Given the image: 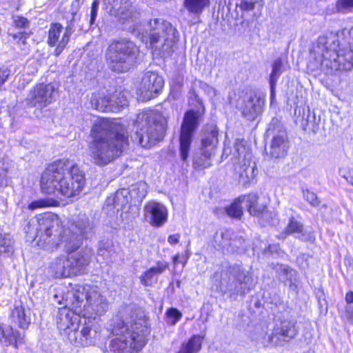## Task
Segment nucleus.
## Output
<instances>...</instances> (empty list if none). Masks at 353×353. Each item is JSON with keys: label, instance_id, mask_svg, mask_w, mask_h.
<instances>
[{"label": "nucleus", "instance_id": "1", "mask_svg": "<svg viewBox=\"0 0 353 353\" xmlns=\"http://www.w3.org/2000/svg\"><path fill=\"white\" fill-rule=\"evenodd\" d=\"M93 228L88 217L70 221L63 228L59 217L52 213L39 214L32 218L26 228V233L38 246L53 251L61 245L67 253L77 250L83 239Z\"/></svg>", "mask_w": 353, "mask_h": 353}, {"label": "nucleus", "instance_id": "2", "mask_svg": "<svg viewBox=\"0 0 353 353\" xmlns=\"http://www.w3.org/2000/svg\"><path fill=\"white\" fill-rule=\"evenodd\" d=\"M87 154L94 165L104 166L120 157L128 145V136L119 119H100L91 130Z\"/></svg>", "mask_w": 353, "mask_h": 353}, {"label": "nucleus", "instance_id": "3", "mask_svg": "<svg viewBox=\"0 0 353 353\" xmlns=\"http://www.w3.org/2000/svg\"><path fill=\"white\" fill-rule=\"evenodd\" d=\"M85 184L83 172L69 159L59 160L50 164L41 178L42 192L59 199L79 194Z\"/></svg>", "mask_w": 353, "mask_h": 353}, {"label": "nucleus", "instance_id": "4", "mask_svg": "<svg viewBox=\"0 0 353 353\" xmlns=\"http://www.w3.org/2000/svg\"><path fill=\"white\" fill-rule=\"evenodd\" d=\"M322 57L321 66L332 71H348L353 68V28L319 37L314 47Z\"/></svg>", "mask_w": 353, "mask_h": 353}, {"label": "nucleus", "instance_id": "5", "mask_svg": "<svg viewBox=\"0 0 353 353\" xmlns=\"http://www.w3.org/2000/svg\"><path fill=\"white\" fill-rule=\"evenodd\" d=\"M112 334L116 338L111 342L112 348L118 353H137L146 343L148 334V322L145 319L125 322L117 317L113 320Z\"/></svg>", "mask_w": 353, "mask_h": 353}, {"label": "nucleus", "instance_id": "6", "mask_svg": "<svg viewBox=\"0 0 353 353\" xmlns=\"http://www.w3.org/2000/svg\"><path fill=\"white\" fill-rule=\"evenodd\" d=\"M63 301L65 303L64 308L69 306L74 314L88 319H95L103 314L108 308L105 298L95 285H78L68 292Z\"/></svg>", "mask_w": 353, "mask_h": 353}, {"label": "nucleus", "instance_id": "7", "mask_svg": "<svg viewBox=\"0 0 353 353\" xmlns=\"http://www.w3.org/2000/svg\"><path fill=\"white\" fill-rule=\"evenodd\" d=\"M190 94V109L184 114L179 136L180 156L183 161H186L188 158L194 134L199 126L205 110L202 100L195 91L192 90Z\"/></svg>", "mask_w": 353, "mask_h": 353}, {"label": "nucleus", "instance_id": "8", "mask_svg": "<svg viewBox=\"0 0 353 353\" xmlns=\"http://www.w3.org/2000/svg\"><path fill=\"white\" fill-rule=\"evenodd\" d=\"M57 327L62 334L77 347H88L94 344L92 327L85 321L83 323L79 316L68 308L59 310L57 318Z\"/></svg>", "mask_w": 353, "mask_h": 353}, {"label": "nucleus", "instance_id": "9", "mask_svg": "<svg viewBox=\"0 0 353 353\" xmlns=\"http://www.w3.org/2000/svg\"><path fill=\"white\" fill-rule=\"evenodd\" d=\"M138 53L137 46L129 40L113 41L105 53L108 66L114 72H126L133 68Z\"/></svg>", "mask_w": 353, "mask_h": 353}, {"label": "nucleus", "instance_id": "10", "mask_svg": "<svg viewBox=\"0 0 353 353\" xmlns=\"http://www.w3.org/2000/svg\"><path fill=\"white\" fill-rule=\"evenodd\" d=\"M218 134L216 127L211 126L210 130H206L201 139V148L193 157V167L195 169L202 170L212 166V157L219 143Z\"/></svg>", "mask_w": 353, "mask_h": 353}, {"label": "nucleus", "instance_id": "11", "mask_svg": "<svg viewBox=\"0 0 353 353\" xmlns=\"http://www.w3.org/2000/svg\"><path fill=\"white\" fill-rule=\"evenodd\" d=\"M233 155L235 157V163L237 164L235 170L239 174V182L243 185H246L254 177L255 165L254 163L253 165H251L252 154L250 150L245 146L243 139L236 140Z\"/></svg>", "mask_w": 353, "mask_h": 353}, {"label": "nucleus", "instance_id": "12", "mask_svg": "<svg viewBox=\"0 0 353 353\" xmlns=\"http://www.w3.org/2000/svg\"><path fill=\"white\" fill-rule=\"evenodd\" d=\"M156 44L160 43L161 45L158 54L165 59L172 54V47L177 42L179 34L170 23L164 20L156 19Z\"/></svg>", "mask_w": 353, "mask_h": 353}, {"label": "nucleus", "instance_id": "13", "mask_svg": "<svg viewBox=\"0 0 353 353\" xmlns=\"http://www.w3.org/2000/svg\"><path fill=\"white\" fill-rule=\"evenodd\" d=\"M54 93L55 88L52 84H37L30 90L26 99V103L29 106L41 109L54 101Z\"/></svg>", "mask_w": 353, "mask_h": 353}, {"label": "nucleus", "instance_id": "14", "mask_svg": "<svg viewBox=\"0 0 353 353\" xmlns=\"http://www.w3.org/2000/svg\"><path fill=\"white\" fill-rule=\"evenodd\" d=\"M73 27L69 24L63 31V26L59 23H52L48 30V43L52 47L56 46L54 54L59 56L66 47L73 33Z\"/></svg>", "mask_w": 353, "mask_h": 353}, {"label": "nucleus", "instance_id": "15", "mask_svg": "<svg viewBox=\"0 0 353 353\" xmlns=\"http://www.w3.org/2000/svg\"><path fill=\"white\" fill-rule=\"evenodd\" d=\"M230 283L227 289L231 294L244 295L251 290L252 288V278L248 272H245L240 267H234L229 276Z\"/></svg>", "mask_w": 353, "mask_h": 353}, {"label": "nucleus", "instance_id": "16", "mask_svg": "<svg viewBox=\"0 0 353 353\" xmlns=\"http://www.w3.org/2000/svg\"><path fill=\"white\" fill-rule=\"evenodd\" d=\"M264 104V95L256 92L250 93L241 107V113L248 120L253 121L262 113Z\"/></svg>", "mask_w": 353, "mask_h": 353}, {"label": "nucleus", "instance_id": "17", "mask_svg": "<svg viewBox=\"0 0 353 353\" xmlns=\"http://www.w3.org/2000/svg\"><path fill=\"white\" fill-rule=\"evenodd\" d=\"M296 334V323L291 321L285 320L274 326L272 335L269 336L268 340L281 345L284 342L289 341L295 337Z\"/></svg>", "mask_w": 353, "mask_h": 353}, {"label": "nucleus", "instance_id": "18", "mask_svg": "<svg viewBox=\"0 0 353 353\" xmlns=\"http://www.w3.org/2000/svg\"><path fill=\"white\" fill-rule=\"evenodd\" d=\"M241 239H236L232 230L225 229L216 232L214 236V247L223 252H233L238 248L237 242Z\"/></svg>", "mask_w": 353, "mask_h": 353}, {"label": "nucleus", "instance_id": "19", "mask_svg": "<svg viewBox=\"0 0 353 353\" xmlns=\"http://www.w3.org/2000/svg\"><path fill=\"white\" fill-rule=\"evenodd\" d=\"M279 128V126H277ZM289 141L285 130L278 129V133L273 136L270 154L272 158L280 159L286 156Z\"/></svg>", "mask_w": 353, "mask_h": 353}, {"label": "nucleus", "instance_id": "20", "mask_svg": "<svg viewBox=\"0 0 353 353\" xmlns=\"http://www.w3.org/2000/svg\"><path fill=\"white\" fill-rule=\"evenodd\" d=\"M24 333L13 329L12 327H3L0 324V342L8 347L13 345L17 348L19 345L24 343Z\"/></svg>", "mask_w": 353, "mask_h": 353}, {"label": "nucleus", "instance_id": "21", "mask_svg": "<svg viewBox=\"0 0 353 353\" xmlns=\"http://www.w3.org/2000/svg\"><path fill=\"white\" fill-rule=\"evenodd\" d=\"M125 190H119L113 195L108 196L103 207V211L110 216L115 215L128 203V199L123 195Z\"/></svg>", "mask_w": 353, "mask_h": 353}, {"label": "nucleus", "instance_id": "22", "mask_svg": "<svg viewBox=\"0 0 353 353\" xmlns=\"http://www.w3.org/2000/svg\"><path fill=\"white\" fill-rule=\"evenodd\" d=\"M30 313V310L23 305H15L11 311L10 321L19 328L27 330L31 323Z\"/></svg>", "mask_w": 353, "mask_h": 353}, {"label": "nucleus", "instance_id": "23", "mask_svg": "<svg viewBox=\"0 0 353 353\" xmlns=\"http://www.w3.org/2000/svg\"><path fill=\"white\" fill-rule=\"evenodd\" d=\"M276 272L279 274L285 285L288 286L290 290L295 291L299 284L298 273L296 270L286 265H277L275 267Z\"/></svg>", "mask_w": 353, "mask_h": 353}, {"label": "nucleus", "instance_id": "24", "mask_svg": "<svg viewBox=\"0 0 353 353\" xmlns=\"http://www.w3.org/2000/svg\"><path fill=\"white\" fill-rule=\"evenodd\" d=\"M106 2L113 6L120 5L119 10L122 19L134 21L139 17V12L132 6L135 0H105Z\"/></svg>", "mask_w": 353, "mask_h": 353}, {"label": "nucleus", "instance_id": "25", "mask_svg": "<svg viewBox=\"0 0 353 353\" xmlns=\"http://www.w3.org/2000/svg\"><path fill=\"white\" fill-rule=\"evenodd\" d=\"M259 196L256 194H250L239 196V201H243V205L245 207L250 215L258 216L263 214L266 209V206L258 203Z\"/></svg>", "mask_w": 353, "mask_h": 353}, {"label": "nucleus", "instance_id": "26", "mask_svg": "<svg viewBox=\"0 0 353 353\" xmlns=\"http://www.w3.org/2000/svg\"><path fill=\"white\" fill-rule=\"evenodd\" d=\"M92 106L101 112H116L117 106H114L112 99L106 97L103 93L93 94L91 97Z\"/></svg>", "mask_w": 353, "mask_h": 353}, {"label": "nucleus", "instance_id": "27", "mask_svg": "<svg viewBox=\"0 0 353 353\" xmlns=\"http://www.w3.org/2000/svg\"><path fill=\"white\" fill-rule=\"evenodd\" d=\"M90 251L81 250L78 253L71 255L68 257L70 261V268L74 271L73 274H77L87 266L90 262Z\"/></svg>", "mask_w": 353, "mask_h": 353}, {"label": "nucleus", "instance_id": "28", "mask_svg": "<svg viewBox=\"0 0 353 353\" xmlns=\"http://www.w3.org/2000/svg\"><path fill=\"white\" fill-rule=\"evenodd\" d=\"M70 266L68 258L63 256L54 259L51 263L50 268L53 270L57 276L67 277L74 273Z\"/></svg>", "mask_w": 353, "mask_h": 353}, {"label": "nucleus", "instance_id": "29", "mask_svg": "<svg viewBox=\"0 0 353 353\" xmlns=\"http://www.w3.org/2000/svg\"><path fill=\"white\" fill-rule=\"evenodd\" d=\"M321 122V117H316L314 112H311L308 108L307 112L303 111L301 126L305 131H311L313 133H316L319 130V125Z\"/></svg>", "mask_w": 353, "mask_h": 353}, {"label": "nucleus", "instance_id": "30", "mask_svg": "<svg viewBox=\"0 0 353 353\" xmlns=\"http://www.w3.org/2000/svg\"><path fill=\"white\" fill-rule=\"evenodd\" d=\"M203 337L193 335L186 343H183L177 353H198L201 348Z\"/></svg>", "mask_w": 353, "mask_h": 353}, {"label": "nucleus", "instance_id": "31", "mask_svg": "<svg viewBox=\"0 0 353 353\" xmlns=\"http://www.w3.org/2000/svg\"><path fill=\"white\" fill-rule=\"evenodd\" d=\"M154 74L152 72H146L141 82V92L145 97L150 99L152 97L154 92L153 88L154 86Z\"/></svg>", "mask_w": 353, "mask_h": 353}, {"label": "nucleus", "instance_id": "32", "mask_svg": "<svg viewBox=\"0 0 353 353\" xmlns=\"http://www.w3.org/2000/svg\"><path fill=\"white\" fill-rule=\"evenodd\" d=\"M210 0H184V6L190 13L199 15L208 6Z\"/></svg>", "mask_w": 353, "mask_h": 353}, {"label": "nucleus", "instance_id": "33", "mask_svg": "<svg viewBox=\"0 0 353 353\" xmlns=\"http://www.w3.org/2000/svg\"><path fill=\"white\" fill-rule=\"evenodd\" d=\"M139 34L141 35V39L146 45L149 44L152 48L154 42V30L152 27V20L142 26Z\"/></svg>", "mask_w": 353, "mask_h": 353}, {"label": "nucleus", "instance_id": "34", "mask_svg": "<svg viewBox=\"0 0 353 353\" xmlns=\"http://www.w3.org/2000/svg\"><path fill=\"white\" fill-rule=\"evenodd\" d=\"M167 130V119L156 112V141H161Z\"/></svg>", "mask_w": 353, "mask_h": 353}, {"label": "nucleus", "instance_id": "35", "mask_svg": "<svg viewBox=\"0 0 353 353\" xmlns=\"http://www.w3.org/2000/svg\"><path fill=\"white\" fill-rule=\"evenodd\" d=\"M243 201H239V197L230 206L225 208L226 214L232 218L239 219L243 215Z\"/></svg>", "mask_w": 353, "mask_h": 353}, {"label": "nucleus", "instance_id": "36", "mask_svg": "<svg viewBox=\"0 0 353 353\" xmlns=\"http://www.w3.org/2000/svg\"><path fill=\"white\" fill-rule=\"evenodd\" d=\"M167 220V208L162 204L156 203V228L163 225Z\"/></svg>", "mask_w": 353, "mask_h": 353}, {"label": "nucleus", "instance_id": "37", "mask_svg": "<svg viewBox=\"0 0 353 353\" xmlns=\"http://www.w3.org/2000/svg\"><path fill=\"white\" fill-rule=\"evenodd\" d=\"M303 225L294 218H291L285 230V233L286 234H301L303 236Z\"/></svg>", "mask_w": 353, "mask_h": 353}, {"label": "nucleus", "instance_id": "38", "mask_svg": "<svg viewBox=\"0 0 353 353\" xmlns=\"http://www.w3.org/2000/svg\"><path fill=\"white\" fill-rule=\"evenodd\" d=\"M54 200L50 199H38L32 201L28 205V208L30 210H34L39 208L52 206L54 205Z\"/></svg>", "mask_w": 353, "mask_h": 353}, {"label": "nucleus", "instance_id": "39", "mask_svg": "<svg viewBox=\"0 0 353 353\" xmlns=\"http://www.w3.org/2000/svg\"><path fill=\"white\" fill-rule=\"evenodd\" d=\"M9 170L8 163L0 160V186H7L9 182L8 172Z\"/></svg>", "mask_w": 353, "mask_h": 353}, {"label": "nucleus", "instance_id": "40", "mask_svg": "<svg viewBox=\"0 0 353 353\" xmlns=\"http://www.w3.org/2000/svg\"><path fill=\"white\" fill-rule=\"evenodd\" d=\"M283 63L281 59L274 61L272 65V70L270 77V82L276 83L279 77L281 74V68Z\"/></svg>", "mask_w": 353, "mask_h": 353}, {"label": "nucleus", "instance_id": "41", "mask_svg": "<svg viewBox=\"0 0 353 353\" xmlns=\"http://www.w3.org/2000/svg\"><path fill=\"white\" fill-rule=\"evenodd\" d=\"M12 240L8 235H4L0 238V254L12 252Z\"/></svg>", "mask_w": 353, "mask_h": 353}, {"label": "nucleus", "instance_id": "42", "mask_svg": "<svg viewBox=\"0 0 353 353\" xmlns=\"http://www.w3.org/2000/svg\"><path fill=\"white\" fill-rule=\"evenodd\" d=\"M166 315L168 323L170 325H175L182 317L181 312L176 308H170L167 310Z\"/></svg>", "mask_w": 353, "mask_h": 353}, {"label": "nucleus", "instance_id": "43", "mask_svg": "<svg viewBox=\"0 0 353 353\" xmlns=\"http://www.w3.org/2000/svg\"><path fill=\"white\" fill-rule=\"evenodd\" d=\"M336 8L339 12L347 13L353 8V0H338Z\"/></svg>", "mask_w": 353, "mask_h": 353}, {"label": "nucleus", "instance_id": "44", "mask_svg": "<svg viewBox=\"0 0 353 353\" xmlns=\"http://www.w3.org/2000/svg\"><path fill=\"white\" fill-rule=\"evenodd\" d=\"M145 219L152 225H154V203H150L144 210Z\"/></svg>", "mask_w": 353, "mask_h": 353}, {"label": "nucleus", "instance_id": "45", "mask_svg": "<svg viewBox=\"0 0 353 353\" xmlns=\"http://www.w3.org/2000/svg\"><path fill=\"white\" fill-rule=\"evenodd\" d=\"M304 199L312 206L318 207L320 204V200L319 199L316 194L309 190L303 192Z\"/></svg>", "mask_w": 353, "mask_h": 353}, {"label": "nucleus", "instance_id": "46", "mask_svg": "<svg viewBox=\"0 0 353 353\" xmlns=\"http://www.w3.org/2000/svg\"><path fill=\"white\" fill-rule=\"evenodd\" d=\"M154 276V269L151 268L145 274L141 276V283L146 286H151L153 284V277Z\"/></svg>", "mask_w": 353, "mask_h": 353}, {"label": "nucleus", "instance_id": "47", "mask_svg": "<svg viewBox=\"0 0 353 353\" xmlns=\"http://www.w3.org/2000/svg\"><path fill=\"white\" fill-rule=\"evenodd\" d=\"M152 112H143L138 116V121L139 123L145 122L146 125H152L154 123V118Z\"/></svg>", "mask_w": 353, "mask_h": 353}, {"label": "nucleus", "instance_id": "48", "mask_svg": "<svg viewBox=\"0 0 353 353\" xmlns=\"http://www.w3.org/2000/svg\"><path fill=\"white\" fill-rule=\"evenodd\" d=\"M255 3V0H240L239 3H236V5L243 10L251 11L254 9Z\"/></svg>", "mask_w": 353, "mask_h": 353}, {"label": "nucleus", "instance_id": "49", "mask_svg": "<svg viewBox=\"0 0 353 353\" xmlns=\"http://www.w3.org/2000/svg\"><path fill=\"white\" fill-rule=\"evenodd\" d=\"M119 97H117V100L114 101L112 99V102L114 104V106H117V108L116 110L117 111H120V109L121 108H123L125 106H127L128 105V101L125 97L121 92L119 93Z\"/></svg>", "mask_w": 353, "mask_h": 353}, {"label": "nucleus", "instance_id": "50", "mask_svg": "<svg viewBox=\"0 0 353 353\" xmlns=\"http://www.w3.org/2000/svg\"><path fill=\"white\" fill-rule=\"evenodd\" d=\"M13 21L14 25L18 28H26L29 26L28 20L23 17L14 16L13 17Z\"/></svg>", "mask_w": 353, "mask_h": 353}, {"label": "nucleus", "instance_id": "51", "mask_svg": "<svg viewBox=\"0 0 353 353\" xmlns=\"http://www.w3.org/2000/svg\"><path fill=\"white\" fill-rule=\"evenodd\" d=\"M198 84L199 87L208 94L213 96L216 95V90L214 88L210 86L206 83L199 81L198 82Z\"/></svg>", "mask_w": 353, "mask_h": 353}, {"label": "nucleus", "instance_id": "52", "mask_svg": "<svg viewBox=\"0 0 353 353\" xmlns=\"http://www.w3.org/2000/svg\"><path fill=\"white\" fill-rule=\"evenodd\" d=\"M10 74V70L6 66L0 68V86L6 81Z\"/></svg>", "mask_w": 353, "mask_h": 353}, {"label": "nucleus", "instance_id": "53", "mask_svg": "<svg viewBox=\"0 0 353 353\" xmlns=\"http://www.w3.org/2000/svg\"><path fill=\"white\" fill-rule=\"evenodd\" d=\"M99 1L95 0L93 1L91 8V17H90V23L93 24L94 22V20L97 15V10L99 8Z\"/></svg>", "mask_w": 353, "mask_h": 353}, {"label": "nucleus", "instance_id": "54", "mask_svg": "<svg viewBox=\"0 0 353 353\" xmlns=\"http://www.w3.org/2000/svg\"><path fill=\"white\" fill-rule=\"evenodd\" d=\"M344 317L351 323H353V307L348 305L345 307Z\"/></svg>", "mask_w": 353, "mask_h": 353}, {"label": "nucleus", "instance_id": "55", "mask_svg": "<svg viewBox=\"0 0 353 353\" xmlns=\"http://www.w3.org/2000/svg\"><path fill=\"white\" fill-rule=\"evenodd\" d=\"M272 332L271 334H267L265 333L264 334V336L262 337L261 339V343L263 345H264L265 346H270V345H274V346H277V345H281V344H276L272 341H269L268 339L269 338V336H272Z\"/></svg>", "mask_w": 353, "mask_h": 353}, {"label": "nucleus", "instance_id": "56", "mask_svg": "<svg viewBox=\"0 0 353 353\" xmlns=\"http://www.w3.org/2000/svg\"><path fill=\"white\" fill-rule=\"evenodd\" d=\"M168 268V263L165 261H159L156 263V274L162 273Z\"/></svg>", "mask_w": 353, "mask_h": 353}, {"label": "nucleus", "instance_id": "57", "mask_svg": "<svg viewBox=\"0 0 353 353\" xmlns=\"http://www.w3.org/2000/svg\"><path fill=\"white\" fill-rule=\"evenodd\" d=\"M270 100L271 103H273L276 98V85L275 82H270Z\"/></svg>", "mask_w": 353, "mask_h": 353}, {"label": "nucleus", "instance_id": "58", "mask_svg": "<svg viewBox=\"0 0 353 353\" xmlns=\"http://www.w3.org/2000/svg\"><path fill=\"white\" fill-rule=\"evenodd\" d=\"M179 239H180V235L179 234H175L170 235L168 236V241L169 242L170 244L174 245V244H176L179 242Z\"/></svg>", "mask_w": 353, "mask_h": 353}, {"label": "nucleus", "instance_id": "59", "mask_svg": "<svg viewBox=\"0 0 353 353\" xmlns=\"http://www.w3.org/2000/svg\"><path fill=\"white\" fill-rule=\"evenodd\" d=\"M278 122V120L276 119H273L271 121V123L269 124L268 128V133L269 134H272L276 131V125Z\"/></svg>", "mask_w": 353, "mask_h": 353}, {"label": "nucleus", "instance_id": "60", "mask_svg": "<svg viewBox=\"0 0 353 353\" xmlns=\"http://www.w3.org/2000/svg\"><path fill=\"white\" fill-rule=\"evenodd\" d=\"M145 186L146 185L145 183H139L138 185V189L141 190L140 194L139 195V198L142 199L145 197L146 194Z\"/></svg>", "mask_w": 353, "mask_h": 353}, {"label": "nucleus", "instance_id": "61", "mask_svg": "<svg viewBox=\"0 0 353 353\" xmlns=\"http://www.w3.org/2000/svg\"><path fill=\"white\" fill-rule=\"evenodd\" d=\"M345 301L348 305L353 303V292H349L346 294Z\"/></svg>", "mask_w": 353, "mask_h": 353}, {"label": "nucleus", "instance_id": "62", "mask_svg": "<svg viewBox=\"0 0 353 353\" xmlns=\"http://www.w3.org/2000/svg\"><path fill=\"white\" fill-rule=\"evenodd\" d=\"M164 84V81L161 77L156 75V85H158L160 88H163Z\"/></svg>", "mask_w": 353, "mask_h": 353}, {"label": "nucleus", "instance_id": "63", "mask_svg": "<svg viewBox=\"0 0 353 353\" xmlns=\"http://www.w3.org/2000/svg\"><path fill=\"white\" fill-rule=\"evenodd\" d=\"M344 178H345L349 183L353 185V172H350L347 176H344Z\"/></svg>", "mask_w": 353, "mask_h": 353}, {"label": "nucleus", "instance_id": "64", "mask_svg": "<svg viewBox=\"0 0 353 353\" xmlns=\"http://www.w3.org/2000/svg\"><path fill=\"white\" fill-rule=\"evenodd\" d=\"M179 256L178 254L175 255L173 258L174 264L176 265L179 262Z\"/></svg>", "mask_w": 353, "mask_h": 353}]
</instances>
